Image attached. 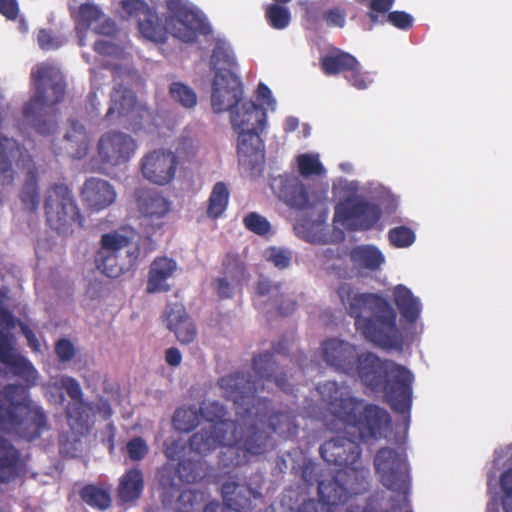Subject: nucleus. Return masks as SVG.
Wrapping results in <instances>:
<instances>
[{
  "label": "nucleus",
  "mask_w": 512,
  "mask_h": 512,
  "mask_svg": "<svg viewBox=\"0 0 512 512\" xmlns=\"http://www.w3.org/2000/svg\"><path fill=\"white\" fill-rule=\"evenodd\" d=\"M15 338L10 332L0 328V363L10 372L30 385H35L38 372L32 363L15 350Z\"/></svg>",
  "instance_id": "obj_17"
},
{
  "label": "nucleus",
  "mask_w": 512,
  "mask_h": 512,
  "mask_svg": "<svg viewBox=\"0 0 512 512\" xmlns=\"http://www.w3.org/2000/svg\"><path fill=\"white\" fill-rule=\"evenodd\" d=\"M257 96L259 99L263 100V102L272 110L276 107V101L272 96V92L270 88L264 84L259 83L257 88Z\"/></svg>",
  "instance_id": "obj_61"
},
{
  "label": "nucleus",
  "mask_w": 512,
  "mask_h": 512,
  "mask_svg": "<svg viewBox=\"0 0 512 512\" xmlns=\"http://www.w3.org/2000/svg\"><path fill=\"white\" fill-rule=\"evenodd\" d=\"M319 467L312 463H304L301 468V478L307 484V486L313 485L314 482L318 483Z\"/></svg>",
  "instance_id": "obj_57"
},
{
  "label": "nucleus",
  "mask_w": 512,
  "mask_h": 512,
  "mask_svg": "<svg viewBox=\"0 0 512 512\" xmlns=\"http://www.w3.org/2000/svg\"><path fill=\"white\" fill-rule=\"evenodd\" d=\"M19 198L24 208L30 212L35 213L40 204V193L38 185V173L36 167L33 165L26 173L24 184L21 188Z\"/></svg>",
  "instance_id": "obj_37"
},
{
  "label": "nucleus",
  "mask_w": 512,
  "mask_h": 512,
  "mask_svg": "<svg viewBox=\"0 0 512 512\" xmlns=\"http://www.w3.org/2000/svg\"><path fill=\"white\" fill-rule=\"evenodd\" d=\"M130 245V239L118 232L103 234L100 249L95 255L97 269L109 278H117L122 275L125 270L136 263L140 255V248L136 245L126 250L128 262L121 261V251L129 248Z\"/></svg>",
  "instance_id": "obj_13"
},
{
  "label": "nucleus",
  "mask_w": 512,
  "mask_h": 512,
  "mask_svg": "<svg viewBox=\"0 0 512 512\" xmlns=\"http://www.w3.org/2000/svg\"><path fill=\"white\" fill-rule=\"evenodd\" d=\"M172 99L185 108H192L197 103V95L194 90L181 82H174L169 88Z\"/></svg>",
  "instance_id": "obj_44"
},
{
  "label": "nucleus",
  "mask_w": 512,
  "mask_h": 512,
  "mask_svg": "<svg viewBox=\"0 0 512 512\" xmlns=\"http://www.w3.org/2000/svg\"><path fill=\"white\" fill-rule=\"evenodd\" d=\"M126 450L132 461H141L148 454L149 448L142 437H134L127 442Z\"/></svg>",
  "instance_id": "obj_48"
},
{
  "label": "nucleus",
  "mask_w": 512,
  "mask_h": 512,
  "mask_svg": "<svg viewBox=\"0 0 512 512\" xmlns=\"http://www.w3.org/2000/svg\"><path fill=\"white\" fill-rule=\"evenodd\" d=\"M135 199L140 213L152 221L164 218L171 210V202L151 188L137 189Z\"/></svg>",
  "instance_id": "obj_25"
},
{
  "label": "nucleus",
  "mask_w": 512,
  "mask_h": 512,
  "mask_svg": "<svg viewBox=\"0 0 512 512\" xmlns=\"http://www.w3.org/2000/svg\"><path fill=\"white\" fill-rule=\"evenodd\" d=\"M81 201L90 213H98L110 207L117 197L114 186L107 180L90 177L80 189Z\"/></svg>",
  "instance_id": "obj_18"
},
{
  "label": "nucleus",
  "mask_w": 512,
  "mask_h": 512,
  "mask_svg": "<svg viewBox=\"0 0 512 512\" xmlns=\"http://www.w3.org/2000/svg\"><path fill=\"white\" fill-rule=\"evenodd\" d=\"M337 294L347 313L354 318L356 330L366 340L385 349L402 347L397 313L384 297L374 293H355L347 283L338 287Z\"/></svg>",
  "instance_id": "obj_5"
},
{
  "label": "nucleus",
  "mask_w": 512,
  "mask_h": 512,
  "mask_svg": "<svg viewBox=\"0 0 512 512\" xmlns=\"http://www.w3.org/2000/svg\"><path fill=\"white\" fill-rule=\"evenodd\" d=\"M73 129L76 133V140L72 139V135L66 134L65 139L67 141L66 149L75 159L83 158L88 151V139L84 131L83 126L78 125L77 122H73Z\"/></svg>",
  "instance_id": "obj_42"
},
{
  "label": "nucleus",
  "mask_w": 512,
  "mask_h": 512,
  "mask_svg": "<svg viewBox=\"0 0 512 512\" xmlns=\"http://www.w3.org/2000/svg\"><path fill=\"white\" fill-rule=\"evenodd\" d=\"M89 409L85 401L69 402L65 407L66 421L76 442H80L90 431Z\"/></svg>",
  "instance_id": "obj_29"
},
{
  "label": "nucleus",
  "mask_w": 512,
  "mask_h": 512,
  "mask_svg": "<svg viewBox=\"0 0 512 512\" xmlns=\"http://www.w3.org/2000/svg\"><path fill=\"white\" fill-rule=\"evenodd\" d=\"M368 468H353L318 481V499L303 501L295 512H334L339 505L362 495L370 486Z\"/></svg>",
  "instance_id": "obj_9"
},
{
  "label": "nucleus",
  "mask_w": 512,
  "mask_h": 512,
  "mask_svg": "<svg viewBox=\"0 0 512 512\" xmlns=\"http://www.w3.org/2000/svg\"><path fill=\"white\" fill-rule=\"evenodd\" d=\"M256 131H244L238 133L237 155L241 165L253 170L264 162L265 146Z\"/></svg>",
  "instance_id": "obj_23"
},
{
  "label": "nucleus",
  "mask_w": 512,
  "mask_h": 512,
  "mask_svg": "<svg viewBox=\"0 0 512 512\" xmlns=\"http://www.w3.org/2000/svg\"><path fill=\"white\" fill-rule=\"evenodd\" d=\"M199 409L195 406L180 407L174 412L172 423L176 430L189 433L199 424Z\"/></svg>",
  "instance_id": "obj_41"
},
{
  "label": "nucleus",
  "mask_w": 512,
  "mask_h": 512,
  "mask_svg": "<svg viewBox=\"0 0 512 512\" xmlns=\"http://www.w3.org/2000/svg\"><path fill=\"white\" fill-rule=\"evenodd\" d=\"M222 274L224 278L236 286H242L246 280V269L239 256L234 253H227L222 260Z\"/></svg>",
  "instance_id": "obj_40"
},
{
  "label": "nucleus",
  "mask_w": 512,
  "mask_h": 512,
  "mask_svg": "<svg viewBox=\"0 0 512 512\" xmlns=\"http://www.w3.org/2000/svg\"><path fill=\"white\" fill-rule=\"evenodd\" d=\"M388 239L392 246L405 248L414 243L415 233L406 226H398L389 230Z\"/></svg>",
  "instance_id": "obj_46"
},
{
  "label": "nucleus",
  "mask_w": 512,
  "mask_h": 512,
  "mask_svg": "<svg viewBox=\"0 0 512 512\" xmlns=\"http://www.w3.org/2000/svg\"><path fill=\"white\" fill-rule=\"evenodd\" d=\"M135 139L121 131H108L101 135L97 143V155L94 161L98 162L95 168L98 172H104L108 168L126 165L135 155L137 150Z\"/></svg>",
  "instance_id": "obj_14"
},
{
  "label": "nucleus",
  "mask_w": 512,
  "mask_h": 512,
  "mask_svg": "<svg viewBox=\"0 0 512 512\" xmlns=\"http://www.w3.org/2000/svg\"><path fill=\"white\" fill-rule=\"evenodd\" d=\"M271 187L276 196L287 206L294 209L308 207L309 195L304 183L295 176L274 178Z\"/></svg>",
  "instance_id": "obj_21"
},
{
  "label": "nucleus",
  "mask_w": 512,
  "mask_h": 512,
  "mask_svg": "<svg viewBox=\"0 0 512 512\" xmlns=\"http://www.w3.org/2000/svg\"><path fill=\"white\" fill-rule=\"evenodd\" d=\"M20 328H21V332L25 336L30 348L35 352L40 351L41 345H40V342H39L37 336L33 332V330L28 325H26L22 322H20Z\"/></svg>",
  "instance_id": "obj_62"
},
{
  "label": "nucleus",
  "mask_w": 512,
  "mask_h": 512,
  "mask_svg": "<svg viewBox=\"0 0 512 512\" xmlns=\"http://www.w3.org/2000/svg\"><path fill=\"white\" fill-rule=\"evenodd\" d=\"M30 79L34 93L23 105V119L38 134H52L56 122L45 118L46 109L63 100L66 90L64 76L54 65L42 62L33 68Z\"/></svg>",
  "instance_id": "obj_7"
},
{
  "label": "nucleus",
  "mask_w": 512,
  "mask_h": 512,
  "mask_svg": "<svg viewBox=\"0 0 512 512\" xmlns=\"http://www.w3.org/2000/svg\"><path fill=\"white\" fill-rule=\"evenodd\" d=\"M170 15L164 23L154 8L144 0H122L121 6L130 16H139L138 28L141 35L154 43H165L168 34L184 43H194L200 35L212 33L206 17L189 8L183 0H166Z\"/></svg>",
  "instance_id": "obj_3"
},
{
  "label": "nucleus",
  "mask_w": 512,
  "mask_h": 512,
  "mask_svg": "<svg viewBox=\"0 0 512 512\" xmlns=\"http://www.w3.org/2000/svg\"><path fill=\"white\" fill-rule=\"evenodd\" d=\"M380 483L394 493L387 495L376 490L363 499L358 496L350 503L348 512H412L409 496L411 475L407 454L403 449L380 448L373 460Z\"/></svg>",
  "instance_id": "obj_4"
},
{
  "label": "nucleus",
  "mask_w": 512,
  "mask_h": 512,
  "mask_svg": "<svg viewBox=\"0 0 512 512\" xmlns=\"http://www.w3.org/2000/svg\"><path fill=\"white\" fill-rule=\"evenodd\" d=\"M344 77L352 86L359 90L366 89L368 87V77L362 72L359 62L353 70H348V73H346Z\"/></svg>",
  "instance_id": "obj_52"
},
{
  "label": "nucleus",
  "mask_w": 512,
  "mask_h": 512,
  "mask_svg": "<svg viewBox=\"0 0 512 512\" xmlns=\"http://www.w3.org/2000/svg\"><path fill=\"white\" fill-rule=\"evenodd\" d=\"M231 111V124L233 129L239 133L244 131H256L262 133L267 123V113L253 101L245 102L241 109Z\"/></svg>",
  "instance_id": "obj_24"
},
{
  "label": "nucleus",
  "mask_w": 512,
  "mask_h": 512,
  "mask_svg": "<svg viewBox=\"0 0 512 512\" xmlns=\"http://www.w3.org/2000/svg\"><path fill=\"white\" fill-rule=\"evenodd\" d=\"M179 160L177 155L166 149H156L141 159V172L150 183L164 186L176 175Z\"/></svg>",
  "instance_id": "obj_16"
},
{
  "label": "nucleus",
  "mask_w": 512,
  "mask_h": 512,
  "mask_svg": "<svg viewBox=\"0 0 512 512\" xmlns=\"http://www.w3.org/2000/svg\"><path fill=\"white\" fill-rule=\"evenodd\" d=\"M353 265L362 270L376 271L385 262V256L375 245L362 244L353 247L349 252Z\"/></svg>",
  "instance_id": "obj_31"
},
{
  "label": "nucleus",
  "mask_w": 512,
  "mask_h": 512,
  "mask_svg": "<svg viewBox=\"0 0 512 512\" xmlns=\"http://www.w3.org/2000/svg\"><path fill=\"white\" fill-rule=\"evenodd\" d=\"M135 110H140L137 104L136 96L133 91L122 84L115 86L110 95V106L106 113V118L113 116H128Z\"/></svg>",
  "instance_id": "obj_30"
},
{
  "label": "nucleus",
  "mask_w": 512,
  "mask_h": 512,
  "mask_svg": "<svg viewBox=\"0 0 512 512\" xmlns=\"http://www.w3.org/2000/svg\"><path fill=\"white\" fill-rule=\"evenodd\" d=\"M55 353L61 362H68L75 356V348L68 339H60L55 344Z\"/></svg>",
  "instance_id": "obj_54"
},
{
  "label": "nucleus",
  "mask_w": 512,
  "mask_h": 512,
  "mask_svg": "<svg viewBox=\"0 0 512 512\" xmlns=\"http://www.w3.org/2000/svg\"><path fill=\"white\" fill-rule=\"evenodd\" d=\"M43 209L48 226L58 234L72 232L74 225L84 226L85 218L74 193L64 182L52 183L46 188Z\"/></svg>",
  "instance_id": "obj_12"
},
{
  "label": "nucleus",
  "mask_w": 512,
  "mask_h": 512,
  "mask_svg": "<svg viewBox=\"0 0 512 512\" xmlns=\"http://www.w3.org/2000/svg\"><path fill=\"white\" fill-rule=\"evenodd\" d=\"M101 15V10L94 4L85 3L79 8L80 19L87 27L93 22L98 21Z\"/></svg>",
  "instance_id": "obj_53"
},
{
  "label": "nucleus",
  "mask_w": 512,
  "mask_h": 512,
  "mask_svg": "<svg viewBox=\"0 0 512 512\" xmlns=\"http://www.w3.org/2000/svg\"><path fill=\"white\" fill-rule=\"evenodd\" d=\"M233 284L230 279L219 277L216 279V291L221 299H228L233 296Z\"/></svg>",
  "instance_id": "obj_60"
},
{
  "label": "nucleus",
  "mask_w": 512,
  "mask_h": 512,
  "mask_svg": "<svg viewBox=\"0 0 512 512\" xmlns=\"http://www.w3.org/2000/svg\"><path fill=\"white\" fill-rule=\"evenodd\" d=\"M230 191L226 183L216 182L208 198L207 216L211 219L220 218L227 209Z\"/></svg>",
  "instance_id": "obj_38"
},
{
  "label": "nucleus",
  "mask_w": 512,
  "mask_h": 512,
  "mask_svg": "<svg viewBox=\"0 0 512 512\" xmlns=\"http://www.w3.org/2000/svg\"><path fill=\"white\" fill-rule=\"evenodd\" d=\"M144 489L143 473L133 468L125 472L118 486V498L122 502H134L140 498Z\"/></svg>",
  "instance_id": "obj_36"
},
{
  "label": "nucleus",
  "mask_w": 512,
  "mask_h": 512,
  "mask_svg": "<svg viewBox=\"0 0 512 512\" xmlns=\"http://www.w3.org/2000/svg\"><path fill=\"white\" fill-rule=\"evenodd\" d=\"M0 327L13 329L16 327V319L12 312L4 306H0Z\"/></svg>",
  "instance_id": "obj_63"
},
{
  "label": "nucleus",
  "mask_w": 512,
  "mask_h": 512,
  "mask_svg": "<svg viewBox=\"0 0 512 512\" xmlns=\"http://www.w3.org/2000/svg\"><path fill=\"white\" fill-rule=\"evenodd\" d=\"M244 226L251 232L264 236L271 230L269 221L256 212L248 213L243 219Z\"/></svg>",
  "instance_id": "obj_47"
},
{
  "label": "nucleus",
  "mask_w": 512,
  "mask_h": 512,
  "mask_svg": "<svg viewBox=\"0 0 512 512\" xmlns=\"http://www.w3.org/2000/svg\"><path fill=\"white\" fill-rule=\"evenodd\" d=\"M177 270V263L166 256L156 257L149 269L146 291L150 294L167 292L171 289L167 280Z\"/></svg>",
  "instance_id": "obj_28"
},
{
  "label": "nucleus",
  "mask_w": 512,
  "mask_h": 512,
  "mask_svg": "<svg viewBox=\"0 0 512 512\" xmlns=\"http://www.w3.org/2000/svg\"><path fill=\"white\" fill-rule=\"evenodd\" d=\"M221 495L224 505L235 512H250L254 508L253 501L261 497V493L249 485L234 480L222 484Z\"/></svg>",
  "instance_id": "obj_22"
},
{
  "label": "nucleus",
  "mask_w": 512,
  "mask_h": 512,
  "mask_svg": "<svg viewBox=\"0 0 512 512\" xmlns=\"http://www.w3.org/2000/svg\"><path fill=\"white\" fill-rule=\"evenodd\" d=\"M502 465L507 468L499 476V485L503 493L501 504L505 512H512V444L494 451L493 470L489 471L487 475L488 486H491L492 482L496 480V471Z\"/></svg>",
  "instance_id": "obj_20"
},
{
  "label": "nucleus",
  "mask_w": 512,
  "mask_h": 512,
  "mask_svg": "<svg viewBox=\"0 0 512 512\" xmlns=\"http://www.w3.org/2000/svg\"><path fill=\"white\" fill-rule=\"evenodd\" d=\"M321 399L327 403L334 419L327 423L331 431H343L347 436H336L319 448L320 456L329 464L351 472L359 465L361 442L380 439L391 426V417L386 409L350 394L347 387L335 381H326L317 386Z\"/></svg>",
  "instance_id": "obj_2"
},
{
  "label": "nucleus",
  "mask_w": 512,
  "mask_h": 512,
  "mask_svg": "<svg viewBox=\"0 0 512 512\" xmlns=\"http://www.w3.org/2000/svg\"><path fill=\"white\" fill-rule=\"evenodd\" d=\"M387 22L397 29L407 31L413 26V17L405 11H392L387 15Z\"/></svg>",
  "instance_id": "obj_51"
},
{
  "label": "nucleus",
  "mask_w": 512,
  "mask_h": 512,
  "mask_svg": "<svg viewBox=\"0 0 512 512\" xmlns=\"http://www.w3.org/2000/svg\"><path fill=\"white\" fill-rule=\"evenodd\" d=\"M381 218V207L360 197L345 199L336 205L334 211V221L349 231L371 230Z\"/></svg>",
  "instance_id": "obj_15"
},
{
  "label": "nucleus",
  "mask_w": 512,
  "mask_h": 512,
  "mask_svg": "<svg viewBox=\"0 0 512 512\" xmlns=\"http://www.w3.org/2000/svg\"><path fill=\"white\" fill-rule=\"evenodd\" d=\"M166 363L172 367H177L182 361V355L178 348L171 347L165 352Z\"/></svg>",
  "instance_id": "obj_64"
},
{
  "label": "nucleus",
  "mask_w": 512,
  "mask_h": 512,
  "mask_svg": "<svg viewBox=\"0 0 512 512\" xmlns=\"http://www.w3.org/2000/svg\"><path fill=\"white\" fill-rule=\"evenodd\" d=\"M24 148L13 138L0 135V185L10 186L15 180L13 161L24 157Z\"/></svg>",
  "instance_id": "obj_27"
},
{
  "label": "nucleus",
  "mask_w": 512,
  "mask_h": 512,
  "mask_svg": "<svg viewBox=\"0 0 512 512\" xmlns=\"http://www.w3.org/2000/svg\"><path fill=\"white\" fill-rule=\"evenodd\" d=\"M211 66L216 69L212 83L211 104L215 113L238 106L243 96V85L232 70L237 66L231 50L216 45L210 57Z\"/></svg>",
  "instance_id": "obj_10"
},
{
  "label": "nucleus",
  "mask_w": 512,
  "mask_h": 512,
  "mask_svg": "<svg viewBox=\"0 0 512 512\" xmlns=\"http://www.w3.org/2000/svg\"><path fill=\"white\" fill-rule=\"evenodd\" d=\"M323 17L329 26L343 27L345 25V12L339 8L327 10Z\"/></svg>",
  "instance_id": "obj_58"
},
{
  "label": "nucleus",
  "mask_w": 512,
  "mask_h": 512,
  "mask_svg": "<svg viewBox=\"0 0 512 512\" xmlns=\"http://www.w3.org/2000/svg\"><path fill=\"white\" fill-rule=\"evenodd\" d=\"M167 327L174 332L181 344H190L197 336V329L182 304L168 306L166 313Z\"/></svg>",
  "instance_id": "obj_26"
},
{
  "label": "nucleus",
  "mask_w": 512,
  "mask_h": 512,
  "mask_svg": "<svg viewBox=\"0 0 512 512\" xmlns=\"http://www.w3.org/2000/svg\"><path fill=\"white\" fill-rule=\"evenodd\" d=\"M297 164L299 173L304 177L320 175L324 171L323 165L317 155L307 153L300 154L297 157Z\"/></svg>",
  "instance_id": "obj_45"
},
{
  "label": "nucleus",
  "mask_w": 512,
  "mask_h": 512,
  "mask_svg": "<svg viewBox=\"0 0 512 512\" xmlns=\"http://www.w3.org/2000/svg\"><path fill=\"white\" fill-rule=\"evenodd\" d=\"M358 65V60L351 54L336 49L335 52L325 55L320 60L323 73L327 76H334L340 73L346 74Z\"/></svg>",
  "instance_id": "obj_35"
},
{
  "label": "nucleus",
  "mask_w": 512,
  "mask_h": 512,
  "mask_svg": "<svg viewBox=\"0 0 512 512\" xmlns=\"http://www.w3.org/2000/svg\"><path fill=\"white\" fill-rule=\"evenodd\" d=\"M16 389V385L8 384L0 390V432L36 440L49 429L47 414L29 399L15 400Z\"/></svg>",
  "instance_id": "obj_8"
},
{
  "label": "nucleus",
  "mask_w": 512,
  "mask_h": 512,
  "mask_svg": "<svg viewBox=\"0 0 512 512\" xmlns=\"http://www.w3.org/2000/svg\"><path fill=\"white\" fill-rule=\"evenodd\" d=\"M37 41L40 48L45 51L58 49L62 44V42L57 37H54L46 29L39 30Z\"/></svg>",
  "instance_id": "obj_55"
},
{
  "label": "nucleus",
  "mask_w": 512,
  "mask_h": 512,
  "mask_svg": "<svg viewBox=\"0 0 512 512\" xmlns=\"http://www.w3.org/2000/svg\"><path fill=\"white\" fill-rule=\"evenodd\" d=\"M268 260L271 261L277 268H287L291 262V255L286 250L273 248L270 252Z\"/></svg>",
  "instance_id": "obj_56"
},
{
  "label": "nucleus",
  "mask_w": 512,
  "mask_h": 512,
  "mask_svg": "<svg viewBox=\"0 0 512 512\" xmlns=\"http://www.w3.org/2000/svg\"><path fill=\"white\" fill-rule=\"evenodd\" d=\"M177 472L180 479L186 483H194L201 477L197 469V463L191 460L179 462Z\"/></svg>",
  "instance_id": "obj_50"
},
{
  "label": "nucleus",
  "mask_w": 512,
  "mask_h": 512,
  "mask_svg": "<svg viewBox=\"0 0 512 512\" xmlns=\"http://www.w3.org/2000/svg\"><path fill=\"white\" fill-rule=\"evenodd\" d=\"M59 387L64 389L73 402L84 401L83 391L79 382L71 376H61Z\"/></svg>",
  "instance_id": "obj_49"
},
{
  "label": "nucleus",
  "mask_w": 512,
  "mask_h": 512,
  "mask_svg": "<svg viewBox=\"0 0 512 512\" xmlns=\"http://www.w3.org/2000/svg\"><path fill=\"white\" fill-rule=\"evenodd\" d=\"M274 352H265L253 358V370L250 373L236 372L218 379L217 385L223 396L243 407L237 411V423L231 433L233 438L225 441L219 455V463L223 467H237L246 464L251 457L265 455L276 446L273 433L287 440L297 435L296 416L287 408L272 409L271 400L258 397L257 393L264 389V381L273 380L276 386L286 393L293 391L285 373L278 372L273 359Z\"/></svg>",
  "instance_id": "obj_1"
},
{
  "label": "nucleus",
  "mask_w": 512,
  "mask_h": 512,
  "mask_svg": "<svg viewBox=\"0 0 512 512\" xmlns=\"http://www.w3.org/2000/svg\"><path fill=\"white\" fill-rule=\"evenodd\" d=\"M20 457L19 450L0 437V483H9L17 477Z\"/></svg>",
  "instance_id": "obj_32"
},
{
  "label": "nucleus",
  "mask_w": 512,
  "mask_h": 512,
  "mask_svg": "<svg viewBox=\"0 0 512 512\" xmlns=\"http://www.w3.org/2000/svg\"><path fill=\"white\" fill-rule=\"evenodd\" d=\"M321 348L323 359L328 366L346 375H354L358 357L354 345L344 340L330 338L322 343Z\"/></svg>",
  "instance_id": "obj_19"
},
{
  "label": "nucleus",
  "mask_w": 512,
  "mask_h": 512,
  "mask_svg": "<svg viewBox=\"0 0 512 512\" xmlns=\"http://www.w3.org/2000/svg\"><path fill=\"white\" fill-rule=\"evenodd\" d=\"M394 303L397 306L401 316L408 323H415L421 313V303L410 289L399 284L394 288Z\"/></svg>",
  "instance_id": "obj_34"
},
{
  "label": "nucleus",
  "mask_w": 512,
  "mask_h": 512,
  "mask_svg": "<svg viewBox=\"0 0 512 512\" xmlns=\"http://www.w3.org/2000/svg\"><path fill=\"white\" fill-rule=\"evenodd\" d=\"M79 496L85 504L97 510L104 511L111 506V496L108 490L94 484L82 487Z\"/></svg>",
  "instance_id": "obj_39"
},
{
  "label": "nucleus",
  "mask_w": 512,
  "mask_h": 512,
  "mask_svg": "<svg viewBox=\"0 0 512 512\" xmlns=\"http://www.w3.org/2000/svg\"><path fill=\"white\" fill-rule=\"evenodd\" d=\"M257 295L260 297L270 296V301L282 316L292 314L296 309V302L286 299L280 284H273L268 279H260L256 286Z\"/></svg>",
  "instance_id": "obj_33"
},
{
  "label": "nucleus",
  "mask_w": 512,
  "mask_h": 512,
  "mask_svg": "<svg viewBox=\"0 0 512 512\" xmlns=\"http://www.w3.org/2000/svg\"><path fill=\"white\" fill-rule=\"evenodd\" d=\"M282 3L269 4L265 10L268 24L277 30L285 29L291 21V13Z\"/></svg>",
  "instance_id": "obj_43"
},
{
  "label": "nucleus",
  "mask_w": 512,
  "mask_h": 512,
  "mask_svg": "<svg viewBox=\"0 0 512 512\" xmlns=\"http://www.w3.org/2000/svg\"><path fill=\"white\" fill-rule=\"evenodd\" d=\"M199 413L208 424L190 437L189 446L192 451L207 455L218 447H222L225 441L234 439L231 431L237 419L228 418V410L223 404L218 401H203L200 404Z\"/></svg>",
  "instance_id": "obj_11"
},
{
  "label": "nucleus",
  "mask_w": 512,
  "mask_h": 512,
  "mask_svg": "<svg viewBox=\"0 0 512 512\" xmlns=\"http://www.w3.org/2000/svg\"><path fill=\"white\" fill-rule=\"evenodd\" d=\"M0 14L8 20H15L19 14L17 0H0Z\"/></svg>",
  "instance_id": "obj_59"
},
{
  "label": "nucleus",
  "mask_w": 512,
  "mask_h": 512,
  "mask_svg": "<svg viewBox=\"0 0 512 512\" xmlns=\"http://www.w3.org/2000/svg\"><path fill=\"white\" fill-rule=\"evenodd\" d=\"M355 374L372 391H382L390 408L409 421L414 375L408 368L366 352L358 354Z\"/></svg>",
  "instance_id": "obj_6"
}]
</instances>
